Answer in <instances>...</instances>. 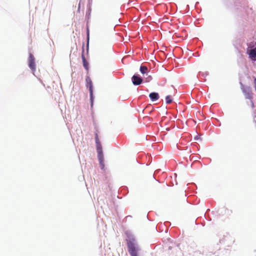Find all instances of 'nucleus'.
I'll return each mask as SVG.
<instances>
[{"label": "nucleus", "mask_w": 256, "mask_h": 256, "mask_svg": "<svg viewBox=\"0 0 256 256\" xmlns=\"http://www.w3.org/2000/svg\"><path fill=\"white\" fill-rule=\"evenodd\" d=\"M86 87L89 89L90 93V99L91 100L92 105L94 97H93V89H92V83L90 78L89 76H87L86 78Z\"/></svg>", "instance_id": "nucleus-2"}, {"label": "nucleus", "mask_w": 256, "mask_h": 256, "mask_svg": "<svg viewBox=\"0 0 256 256\" xmlns=\"http://www.w3.org/2000/svg\"><path fill=\"white\" fill-rule=\"evenodd\" d=\"M250 58H256V48H254L252 49L249 52ZM256 59H254L255 60Z\"/></svg>", "instance_id": "nucleus-9"}, {"label": "nucleus", "mask_w": 256, "mask_h": 256, "mask_svg": "<svg viewBox=\"0 0 256 256\" xmlns=\"http://www.w3.org/2000/svg\"><path fill=\"white\" fill-rule=\"evenodd\" d=\"M149 96L152 101H156L158 100L160 96L158 93L152 92L149 94Z\"/></svg>", "instance_id": "nucleus-8"}, {"label": "nucleus", "mask_w": 256, "mask_h": 256, "mask_svg": "<svg viewBox=\"0 0 256 256\" xmlns=\"http://www.w3.org/2000/svg\"><path fill=\"white\" fill-rule=\"evenodd\" d=\"M166 101L167 104H170L172 102V98L170 96L166 97Z\"/></svg>", "instance_id": "nucleus-12"}, {"label": "nucleus", "mask_w": 256, "mask_h": 256, "mask_svg": "<svg viewBox=\"0 0 256 256\" xmlns=\"http://www.w3.org/2000/svg\"><path fill=\"white\" fill-rule=\"evenodd\" d=\"M95 140H96V144L100 142V140H99L98 138V134H95Z\"/></svg>", "instance_id": "nucleus-13"}, {"label": "nucleus", "mask_w": 256, "mask_h": 256, "mask_svg": "<svg viewBox=\"0 0 256 256\" xmlns=\"http://www.w3.org/2000/svg\"><path fill=\"white\" fill-rule=\"evenodd\" d=\"M241 89L244 94L246 98L252 99V93L251 88L249 86L245 87L242 83Z\"/></svg>", "instance_id": "nucleus-3"}, {"label": "nucleus", "mask_w": 256, "mask_h": 256, "mask_svg": "<svg viewBox=\"0 0 256 256\" xmlns=\"http://www.w3.org/2000/svg\"><path fill=\"white\" fill-rule=\"evenodd\" d=\"M128 250L131 256H138V252L139 250L138 248L132 241L129 240L127 242Z\"/></svg>", "instance_id": "nucleus-1"}, {"label": "nucleus", "mask_w": 256, "mask_h": 256, "mask_svg": "<svg viewBox=\"0 0 256 256\" xmlns=\"http://www.w3.org/2000/svg\"><path fill=\"white\" fill-rule=\"evenodd\" d=\"M84 50H82V63H83V66L85 68V69L86 70H88V62L86 61L85 56L84 54Z\"/></svg>", "instance_id": "nucleus-6"}, {"label": "nucleus", "mask_w": 256, "mask_h": 256, "mask_svg": "<svg viewBox=\"0 0 256 256\" xmlns=\"http://www.w3.org/2000/svg\"><path fill=\"white\" fill-rule=\"evenodd\" d=\"M96 144L98 154L103 153L102 150V146L100 144V142Z\"/></svg>", "instance_id": "nucleus-11"}, {"label": "nucleus", "mask_w": 256, "mask_h": 256, "mask_svg": "<svg viewBox=\"0 0 256 256\" xmlns=\"http://www.w3.org/2000/svg\"><path fill=\"white\" fill-rule=\"evenodd\" d=\"M132 80L134 85L138 86L142 83L143 80L138 74H134L132 76Z\"/></svg>", "instance_id": "nucleus-5"}, {"label": "nucleus", "mask_w": 256, "mask_h": 256, "mask_svg": "<svg viewBox=\"0 0 256 256\" xmlns=\"http://www.w3.org/2000/svg\"><path fill=\"white\" fill-rule=\"evenodd\" d=\"M28 66L33 72L36 70L35 58L34 56L30 53L29 54L28 58Z\"/></svg>", "instance_id": "nucleus-4"}, {"label": "nucleus", "mask_w": 256, "mask_h": 256, "mask_svg": "<svg viewBox=\"0 0 256 256\" xmlns=\"http://www.w3.org/2000/svg\"><path fill=\"white\" fill-rule=\"evenodd\" d=\"M140 72L142 74H146L148 72V68L146 66H142L140 67Z\"/></svg>", "instance_id": "nucleus-10"}, {"label": "nucleus", "mask_w": 256, "mask_h": 256, "mask_svg": "<svg viewBox=\"0 0 256 256\" xmlns=\"http://www.w3.org/2000/svg\"><path fill=\"white\" fill-rule=\"evenodd\" d=\"M98 158L100 164L102 166V168H103L104 167V158L103 153L98 154Z\"/></svg>", "instance_id": "nucleus-7"}]
</instances>
